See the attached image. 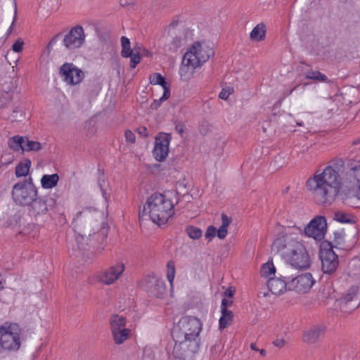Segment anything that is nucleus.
I'll return each mask as SVG.
<instances>
[{"label": "nucleus", "mask_w": 360, "mask_h": 360, "mask_svg": "<svg viewBox=\"0 0 360 360\" xmlns=\"http://www.w3.org/2000/svg\"><path fill=\"white\" fill-rule=\"evenodd\" d=\"M344 167L342 159L333 161L322 172L316 171L306 183L320 203L330 205L342 191L349 197L360 200V163H350L349 169L345 173L342 182L340 173Z\"/></svg>", "instance_id": "1"}, {"label": "nucleus", "mask_w": 360, "mask_h": 360, "mask_svg": "<svg viewBox=\"0 0 360 360\" xmlns=\"http://www.w3.org/2000/svg\"><path fill=\"white\" fill-rule=\"evenodd\" d=\"M302 229L294 226L285 229L283 233L273 243L286 264L297 270H305L311 266V257L305 244L300 238Z\"/></svg>", "instance_id": "2"}, {"label": "nucleus", "mask_w": 360, "mask_h": 360, "mask_svg": "<svg viewBox=\"0 0 360 360\" xmlns=\"http://www.w3.org/2000/svg\"><path fill=\"white\" fill-rule=\"evenodd\" d=\"M202 323L194 316L181 317L174 325L172 335L175 342L173 355L181 359L187 352H195L198 348L196 339L201 332Z\"/></svg>", "instance_id": "3"}, {"label": "nucleus", "mask_w": 360, "mask_h": 360, "mask_svg": "<svg viewBox=\"0 0 360 360\" xmlns=\"http://www.w3.org/2000/svg\"><path fill=\"white\" fill-rule=\"evenodd\" d=\"M172 192L155 193L148 199L143 207L141 217L148 216L151 221L159 225L165 224L174 214V203L172 200Z\"/></svg>", "instance_id": "4"}, {"label": "nucleus", "mask_w": 360, "mask_h": 360, "mask_svg": "<svg viewBox=\"0 0 360 360\" xmlns=\"http://www.w3.org/2000/svg\"><path fill=\"white\" fill-rule=\"evenodd\" d=\"M23 330L19 324L5 322L0 324V350L16 352L21 347Z\"/></svg>", "instance_id": "5"}, {"label": "nucleus", "mask_w": 360, "mask_h": 360, "mask_svg": "<svg viewBox=\"0 0 360 360\" xmlns=\"http://www.w3.org/2000/svg\"><path fill=\"white\" fill-rule=\"evenodd\" d=\"M37 186L32 177L25 181L15 184L12 188L11 195L14 202L20 206H28L38 195Z\"/></svg>", "instance_id": "6"}, {"label": "nucleus", "mask_w": 360, "mask_h": 360, "mask_svg": "<svg viewBox=\"0 0 360 360\" xmlns=\"http://www.w3.org/2000/svg\"><path fill=\"white\" fill-rule=\"evenodd\" d=\"M56 200L49 195H37L28 207L29 215L37 221H44L50 217V212L55 208Z\"/></svg>", "instance_id": "7"}, {"label": "nucleus", "mask_w": 360, "mask_h": 360, "mask_svg": "<svg viewBox=\"0 0 360 360\" xmlns=\"http://www.w3.org/2000/svg\"><path fill=\"white\" fill-rule=\"evenodd\" d=\"M214 52L206 41H195L186 51L184 56L200 67L205 63Z\"/></svg>", "instance_id": "8"}, {"label": "nucleus", "mask_w": 360, "mask_h": 360, "mask_svg": "<svg viewBox=\"0 0 360 360\" xmlns=\"http://www.w3.org/2000/svg\"><path fill=\"white\" fill-rule=\"evenodd\" d=\"M320 258L321 269L324 274H332L336 271L339 265L338 257L330 243L322 244L320 250Z\"/></svg>", "instance_id": "9"}, {"label": "nucleus", "mask_w": 360, "mask_h": 360, "mask_svg": "<svg viewBox=\"0 0 360 360\" xmlns=\"http://www.w3.org/2000/svg\"><path fill=\"white\" fill-rule=\"evenodd\" d=\"M141 287L150 296L163 298L166 294L167 288L165 281L154 276H147L140 282Z\"/></svg>", "instance_id": "10"}, {"label": "nucleus", "mask_w": 360, "mask_h": 360, "mask_svg": "<svg viewBox=\"0 0 360 360\" xmlns=\"http://www.w3.org/2000/svg\"><path fill=\"white\" fill-rule=\"evenodd\" d=\"M315 282L310 273L301 274L295 277L288 276V290L306 293L311 290Z\"/></svg>", "instance_id": "11"}, {"label": "nucleus", "mask_w": 360, "mask_h": 360, "mask_svg": "<svg viewBox=\"0 0 360 360\" xmlns=\"http://www.w3.org/2000/svg\"><path fill=\"white\" fill-rule=\"evenodd\" d=\"M327 222L323 216H316L304 227L305 234L316 240H322L326 233Z\"/></svg>", "instance_id": "12"}, {"label": "nucleus", "mask_w": 360, "mask_h": 360, "mask_svg": "<svg viewBox=\"0 0 360 360\" xmlns=\"http://www.w3.org/2000/svg\"><path fill=\"white\" fill-rule=\"evenodd\" d=\"M60 74L69 85L78 84L84 78V72L72 63H64L60 68Z\"/></svg>", "instance_id": "13"}, {"label": "nucleus", "mask_w": 360, "mask_h": 360, "mask_svg": "<svg viewBox=\"0 0 360 360\" xmlns=\"http://www.w3.org/2000/svg\"><path fill=\"white\" fill-rule=\"evenodd\" d=\"M171 139V135L167 133H160L155 137L153 154L157 161L162 162L168 156Z\"/></svg>", "instance_id": "14"}, {"label": "nucleus", "mask_w": 360, "mask_h": 360, "mask_svg": "<svg viewBox=\"0 0 360 360\" xmlns=\"http://www.w3.org/2000/svg\"><path fill=\"white\" fill-rule=\"evenodd\" d=\"M125 265L122 262H118L104 269L99 276V281L105 285L115 283L122 276Z\"/></svg>", "instance_id": "15"}, {"label": "nucleus", "mask_w": 360, "mask_h": 360, "mask_svg": "<svg viewBox=\"0 0 360 360\" xmlns=\"http://www.w3.org/2000/svg\"><path fill=\"white\" fill-rule=\"evenodd\" d=\"M84 40L85 34L82 27L77 25L64 37L63 44L68 49L73 50L79 48Z\"/></svg>", "instance_id": "16"}, {"label": "nucleus", "mask_w": 360, "mask_h": 360, "mask_svg": "<svg viewBox=\"0 0 360 360\" xmlns=\"http://www.w3.org/2000/svg\"><path fill=\"white\" fill-rule=\"evenodd\" d=\"M341 309L344 311H352L360 305V288L352 287L347 293L339 300Z\"/></svg>", "instance_id": "17"}, {"label": "nucleus", "mask_w": 360, "mask_h": 360, "mask_svg": "<svg viewBox=\"0 0 360 360\" xmlns=\"http://www.w3.org/2000/svg\"><path fill=\"white\" fill-rule=\"evenodd\" d=\"M326 326L323 323L314 324L303 331L302 340L307 344L318 342L326 332Z\"/></svg>", "instance_id": "18"}, {"label": "nucleus", "mask_w": 360, "mask_h": 360, "mask_svg": "<svg viewBox=\"0 0 360 360\" xmlns=\"http://www.w3.org/2000/svg\"><path fill=\"white\" fill-rule=\"evenodd\" d=\"M267 286L272 294L280 295L288 290V276L269 278Z\"/></svg>", "instance_id": "19"}, {"label": "nucleus", "mask_w": 360, "mask_h": 360, "mask_svg": "<svg viewBox=\"0 0 360 360\" xmlns=\"http://www.w3.org/2000/svg\"><path fill=\"white\" fill-rule=\"evenodd\" d=\"M191 60H189L185 56H183L179 70V74L181 80L184 82L188 81L193 75L195 69L199 67Z\"/></svg>", "instance_id": "20"}, {"label": "nucleus", "mask_w": 360, "mask_h": 360, "mask_svg": "<svg viewBox=\"0 0 360 360\" xmlns=\"http://www.w3.org/2000/svg\"><path fill=\"white\" fill-rule=\"evenodd\" d=\"M150 84L153 85H160L163 89V94L160 97V101H167L170 96V88L168 83L165 81L160 73H154L149 77Z\"/></svg>", "instance_id": "21"}, {"label": "nucleus", "mask_w": 360, "mask_h": 360, "mask_svg": "<svg viewBox=\"0 0 360 360\" xmlns=\"http://www.w3.org/2000/svg\"><path fill=\"white\" fill-rule=\"evenodd\" d=\"M59 179L58 174H44L40 179L41 186L46 190L52 189L57 186Z\"/></svg>", "instance_id": "22"}, {"label": "nucleus", "mask_w": 360, "mask_h": 360, "mask_svg": "<svg viewBox=\"0 0 360 360\" xmlns=\"http://www.w3.org/2000/svg\"><path fill=\"white\" fill-rule=\"evenodd\" d=\"M114 342L116 345H122L126 340L129 339L131 330L129 328H122L114 331H110Z\"/></svg>", "instance_id": "23"}, {"label": "nucleus", "mask_w": 360, "mask_h": 360, "mask_svg": "<svg viewBox=\"0 0 360 360\" xmlns=\"http://www.w3.org/2000/svg\"><path fill=\"white\" fill-rule=\"evenodd\" d=\"M266 27L263 23L257 24L250 34V39L254 41H261L265 39Z\"/></svg>", "instance_id": "24"}, {"label": "nucleus", "mask_w": 360, "mask_h": 360, "mask_svg": "<svg viewBox=\"0 0 360 360\" xmlns=\"http://www.w3.org/2000/svg\"><path fill=\"white\" fill-rule=\"evenodd\" d=\"M9 148L13 151L24 153L23 146L25 144V137L21 136H14L8 141Z\"/></svg>", "instance_id": "25"}, {"label": "nucleus", "mask_w": 360, "mask_h": 360, "mask_svg": "<svg viewBox=\"0 0 360 360\" xmlns=\"http://www.w3.org/2000/svg\"><path fill=\"white\" fill-rule=\"evenodd\" d=\"M232 219L225 214H221V225L217 229V236L219 239H224L228 233V226L231 224Z\"/></svg>", "instance_id": "26"}, {"label": "nucleus", "mask_w": 360, "mask_h": 360, "mask_svg": "<svg viewBox=\"0 0 360 360\" xmlns=\"http://www.w3.org/2000/svg\"><path fill=\"white\" fill-rule=\"evenodd\" d=\"M127 319L121 315H113L110 319V331L126 328Z\"/></svg>", "instance_id": "27"}, {"label": "nucleus", "mask_w": 360, "mask_h": 360, "mask_svg": "<svg viewBox=\"0 0 360 360\" xmlns=\"http://www.w3.org/2000/svg\"><path fill=\"white\" fill-rule=\"evenodd\" d=\"M82 216V212H79L77 214L76 218L74 219L73 224H74V228L76 233H77V236H76V241L78 244L79 248H82L83 246L82 245V240H84L85 238L86 237V233L84 231L82 233V229L80 228V223L82 221V219H80V217Z\"/></svg>", "instance_id": "28"}, {"label": "nucleus", "mask_w": 360, "mask_h": 360, "mask_svg": "<svg viewBox=\"0 0 360 360\" xmlns=\"http://www.w3.org/2000/svg\"><path fill=\"white\" fill-rule=\"evenodd\" d=\"M31 161L29 159H24L20 162L15 167V176L17 177L26 176L31 167Z\"/></svg>", "instance_id": "29"}, {"label": "nucleus", "mask_w": 360, "mask_h": 360, "mask_svg": "<svg viewBox=\"0 0 360 360\" xmlns=\"http://www.w3.org/2000/svg\"><path fill=\"white\" fill-rule=\"evenodd\" d=\"M334 220L342 224H354L356 221V217L348 213L342 211H337L334 213Z\"/></svg>", "instance_id": "30"}, {"label": "nucleus", "mask_w": 360, "mask_h": 360, "mask_svg": "<svg viewBox=\"0 0 360 360\" xmlns=\"http://www.w3.org/2000/svg\"><path fill=\"white\" fill-rule=\"evenodd\" d=\"M304 77L307 79L314 80L318 82H328V77L319 70H309L304 72Z\"/></svg>", "instance_id": "31"}, {"label": "nucleus", "mask_w": 360, "mask_h": 360, "mask_svg": "<svg viewBox=\"0 0 360 360\" xmlns=\"http://www.w3.org/2000/svg\"><path fill=\"white\" fill-rule=\"evenodd\" d=\"M185 44V39L181 36H175L172 40L166 45V48L171 53L176 52Z\"/></svg>", "instance_id": "32"}, {"label": "nucleus", "mask_w": 360, "mask_h": 360, "mask_svg": "<svg viewBox=\"0 0 360 360\" xmlns=\"http://www.w3.org/2000/svg\"><path fill=\"white\" fill-rule=\"evenodd\" d=\"M276 269L273 263V259H269L266 263L263 264L261 267V276L262 277L272 278V276H275Z\"/></svg>", "instance_id": "33"}, {"label": "nucleus", "mask_w": 360, "mask_h": 360, "mask_svg": "<svg viewBox=\"0 0 360 360\" xmlns=\"http://www.w3.org/2000/svg\"><path fill=\"white\" fill-rule=\"evenodd\" d=\"M221 316L219 321L220 329H224L231 324L233 319V313L231 310L223 309L221 310Z\"/></svg>", "instance_id": "34"}, {"label": "nucleus", "mask_w": 360, "mask_h": 360, "mask_svg": "<svg viewBox=\"0 0 360 360\" xmlns=\"http://www.w3.org/2000/svg\"><path fill=\"white\" fill-rule=\"evenodd\" d=\"M121 45H122V51L121 55L124 58H129V56L131 55V53L134 51V49H131L130 41L126 37H121Z\"/></svg>", "instance_id": "35"}, {"label": "nucleus", "mask_w": 360, "mask_h": 360, "mask_svg": "<svg viewBox=\"0 0 360 360\" xmlns=\"http://www.w3.org/2000/svg\"><path fill=\"white\" fill-rule=\"evenodd\" d=\"M41 148V143L36 141H32L25 137V144L23 150L25 151H38Z\"/></svg>", "instance_id": "36"}, {"label": "nucleus", "mask_w": 360, "mask_h": 360, "mask_svg": "<svg viewBox=\"0 0 360 360\" xmlns=\"http://www.w3.org/2000/svg\"><path fill=\"white\" fill-rule=\"evenodd\" d=\"M175 265L173 261H169L167 264V278L169 283L170 288L172 290L174 287V280L175 277Z\"/></svg>", "instance_id": "37"}, {"label": "nucleus", "mask_w": 360, "mask_h": 360, "mask_svg": "<svg viewBox=\"0 0 360 360\" xmlns=\"http://www.w3.org/2000/svg\"><path fill=\"white\" fill-rule=\"evenodd\" d=\"M186 231L188 236L193 240L199 239L202 234V231L200 228L193 226H188Z\"/></svg>", "instance_id": "38"}, {"label": "nucleus", "mask_w": 360, "mask_h": 360, "mask_svg": "<svg viewBox=\"0 0 360 360\" xmlns=\"http://www.w3.org/2000/svg\"><path fill=\"white\" fill-rule=\"evenodd\" d=\"M12 121L21 122L25 119V110L21 108H15L11 115Z\"/></svg>", "instance_id": "39"}, {"label": "nucleus", "mask_w": 360, "mask_h": 360, "mask_svg": "<svg viewBox=\"0 0 360 360\" xmlns=\"http://www.w3.org/2000/svg\"><path fill=\"white\" fill-rule=\"evenodd\" d=\"M129 58H130V66L131 68H136V66L141 62V56L136 48L134 49V51L131 53V55L129 56Z\"/></svg>", "instance_id": "40"}, {"label": "nucleus", "mask_w": 360, "mask_h": 360, "mask_svg": "<svg viewBox=\"0 0 360 360\" xmlns=\"http://www.w3.org/2000/svg\"><path fill=\"white\" fill-rule=\"evenodd\" d=\"M96 231L98 234L101 236L103 238H105L108 233V229L106 228L105 224L104 222H101L98 224V227L96 229ZM96 234V230L93 231V233H89V236H92Z\"/></svg>", "instance_id": "41"}, {"label": "nucleus", "mask_w": 360, "mask_h": 360, "mask_svg": "<svg viewBox=\"0 0 360 360\" xmlns=\"http://www.w3.org/2000/svg\"><path fill=\"white\" fill-rule=\"evenodd\" d=\"M24 44V41L22 39L19 38L13 44L12 50L15 53H20L22 51Z\"/></svg>", "instance_id": "42"}, {"label": "nucleus", "mask_w": 360, "mask_h": 360, "mask_svg": "<svg viewBox=\"0 0 360 360\" xmlns=\"http://www.w3.org/2000/svg\"><path fill=\"white\" fill-rule=\"evenodd\" d=\"M217 236V229L213 226H209L205 232V238L211 240Z\"/></svg>", "instance_id": "43"}, {"label": "nucleus", "mask_w": 360, "mask_h": 360, "mask_svg": "<svg viewBox=\"0 0 360 360\" xmlns=\"http://www.w3.org/2000/svg\"><path fill=\"white\" fill-rule=\"evenodd\" d=\"M233 92V87L224 88L219 93V96L221 99L226 100Z\"/></svg>", "instance_id": "44"}, {"label": "nucleus", "mask_w": 360, "mask_h": 360, "mask_svg": "<svg viewBox=\"0 0 360 360\" xmlns=\"http://www.w3.org/2000/svg\"><path fill=\"white\" fill-rule=\"evenodd\" d=\"M125 139L127 142L134 143L136 141V136L134 133H133L131 130H126L124 132Z\"/></svg>", "instance_id": "45"}, {"label": "nucleus", "mask_w": 360, "mask_h": 360, "mask_svg": "<svg viewBox=\"0 0 360 360\" xmlns=\"http://www.w3.org/2000/svg\"><path fill=\"white\" fill-rule=\"evenodd\" d=\"M187 185H188L187 181L186 180V179L184 177H183L182 179H180L179 181H178L176 182V186L177 189L184 190L187 188Z\"/></svg>", "instance_id": "46"}, {"label": "nucleus", "mask_w": 360, "mask_h": 360, "mask_svg": "<svg viewBox=\"0 0 360 360\" xmlns=\"http://www.w3.org/2000/svg\"><path fill=\"white\" fill-rule=\"evenodd\" d=\"M285 340L283 338H276L273 342V345L279 349L283 348L285 345Z\"/></svg>", "instance_id": "47"}, {"label": "nucleus", "mask_w": 360, "mask_h": 360, "mask_svg": "<svg viewBox=\"0 0 360 360\" xmlns=\"http://www.w3.org/2000/svg\"><path fill=\"white\" fill-rule=\"evenodd\" d=\"M136 131L141 136H148V129L146 127H139L137 128Z\"/></svg>", "instance_id": "48"}, {"label": "nucleus", "mask_w": 360, "mask_h": 360, "mask_svg": "<svg viewBox=\"0 0 360 360\" xmlns=\"http://www.w3.org/2000/svg\"><path fill=\"white\" fill-rule=\"evenodd\" d=\"M352 146L354 147V148L351 150L352 153H354V150H360V138H358L356 140H354L352 143Z\"/></svg>", "instance_id": "49"}, {"label": "nucleus", "mask_w": 360, "mask_h": 360, "mask_svg": "<svg viewBox=\"0 0 360 360\" xmlns=\"http://www.w3.org/2000/svg\"><path fill=\"white\" fill-rule=\"evenodd\" d=\"M232 304V301L223 299L221 301V310L227 309V307Z\"/></svg>", "instance_id": "50"}, {"label": "nucleus", "mask_w": 360, "mask_h": 360, "mask_svg": "<svg viewBox=\"0 0 360 360\" xmlns=\"http://www.w3.org/2000/svg\"><path fill=\"white\" fill-rule=\"evenodd\" d=\"M163 101H160V98L158 100H155L150 105L152 109H157Z\"/></svg>", "instance_id": "51"}, {"label": "nucleus", "mask_w": 360, "mask_h": 360, "mask_svg": "<svg viewBox=\"0 0 360 360\" xmlns=\"http://www.w3.org/2000/svg\"><path fill=\"white\" fill-rule=\"evenodd\" d=\"M134 0H120L121 6H126L133 4Z\"/></svg>", "instance_id": "52"}, {"label": "nucleus", "mask_w": 360, "mask_h": 360, "mask_svg": "<svg viewBox=\"0 0 360 360\" xmlns=\"http://www.w3.org/2000/svg\"><path fill=\"white\" fill-rule=\"evenodd\" d=\"M234 290H233L231 288H229L226 290L225 291V295L227 296V297H232L233 295V293H234Z\"/></svg>", "instance_id": "53"}, {"label": "nucleus", "mask_w": 360, "mask_h": 360, "mask_svg": "<svg viewBox=\"0 0 360 360\" xmlns=\"http://www.w3.org/2000/svg\"><path fill=\"white\" fill-rule=\"evenodd\" d=\"M101 193H102V195H103V198L105 199V201H107L108 198V195L107 192L102 187H101Z\"/></svg>", "instance_id": "54"}, {"label": "nucleus", "mask_w": 360, "mask_h": 360, "mask_svg": "<svg viewBox=\"0 0 360 360\" xmlns=\"http://www.w3.org/2000/svg\"><path fill=\"white\" fill-rule=\"evenodd\" d=\"M298 86H295L294 88H292V89H290L289 91L286 92V93H284L285 94V96H290V94H292V93L296 89V88Z\"/></svg>", "instance_id": "55"}, {"label": "nucleus", "mask_w": 360, "mask_h": 360, "mask_svg": "<svg viewBox=\"0 0 360 360\" xmlns=\"http://www.w3.org/2000/svg\"><path fill=\"white\" fill-rule=\"evenodd\" d=\"M250 348H251V349H252L254 351H258L259 350V349L257 347L256 343H254V342L250 344Z\"/></svg>", "instance_id": "56"}, {"label": "nucleus", "mask_w": 360, "mask_h": 360, "mask_svg": "<svg viewBox=\"0 0 360 360\" xmlns=\"http://www.w3.org/2000/svg\"><path fill=\"white\" fill-rule=\"evenodd\" d=\"M257 352H259V354L262 356H265L266 355V352L263 349H259V350Z\"/></svg>", "instance_id": "57"}, {"label": "nucleus", "mask_w": 360, "mask_h": 360, "mask_svg": "<svg viewBox=\"0 0 360 360\" xmlns=\"http://www.w3.org/2000/svg\"><path fill=\"white\" fill-rule=\"evenodd\" d=\"M56 39H53L49 44L48 47H52L56 43Z\"/></svg>", "instance_id": "58"}, {"label": "nucleus", "mask_w": 360, "mask_h": 360, "mask_svg": "<svg viewBox=\"0 0 360 360\" xmlns=\"http://www.w3.org/2000/svg\"><path fill=\"white\" fill-rule=\"evenodd\" d=\"M14 22H15V18L13 19V22H12V25L9 27V28H8V30H7V33H8V34H9V33H11V32L12 29H13V24H14Z\"/></svg>", "instance_id": "59"}, {"label": "nucleus", "mask_w": 360, "mask_h": 360, "mask_svg": "<svg viewBox=\"0 0 360 360\" xmlns=\"http://www.w3.org/2000/svg\"><path fill=\"white\" fill-rule=\"evenodd\" d=\"M297 125H298V126H303V125H304V123H303V122H302V121H301V122H297Z\"/></svg>", "instance_id": "60"}, {"label": "nucleus", "mask_w": 360, "mask_h": 360, "mask_svg": "<svg viewBox=\"0 0 360 360\" xmlns=\"http://www.w3.org/2000/svg\"><path fill=\"white\" fill-rule=\"evenodd\" d=\"M4 287H3V285H2V282L0 281V290L2 289Z\"/></svg>", "instance_id": "61"}, {"label": "nucleus", "mask_w": 360, "mask_h": 360, "mask_svg": "<svg viewBox=\"0 0 360 360\" xmlns=\"http://www.w3.org/2000/svg\"><path fill=\"white\" fill-rule=\"evenodd\" d=\"M326 102L329 103H333V101H332L331 100H327Z\"/></svg>", "instance_id": "62"}, {"label": "nucleus", "mask_w": 360, "mask_h": 360, "mask_svg": "<svg viewBox=\"0 0 360 360\" xmlns=\"http://www.w3.org/2000/svg\"><path fill=\"white\" fill-rule=\"evenodd\" d=\"M303 115L308 117V116H310L311 115L309 113H304Z\"/></svg>", "instance_id": "63"}]
</instances>
